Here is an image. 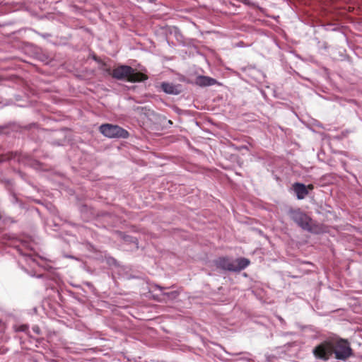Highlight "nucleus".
<instances>
[{"mask_svg":"<svg viewBox=\"0 0 362 362\" xmlns=\"http://www.w3.org/2000/svg\"><path fill=\"white\" fill-rule=\"evenodd\" d=\"M150 2H153L155 1L156 0H148Z\"/></svg>","mask_w":362,"mask_h":362,"instance_id":"16","label":"nucleus"},{"mask_svg":"<svg viewBox=\"0 0 362 362\" xmlns=\"http://www.w3.org/2000/svg\"><path fill=\"white\" fill-rule=\"evenodd\" d=\"M333 350L335 358L341 361H346L354 355L349 342L344 339L333 341Z\"/></svg>","mask_w":362,"mask_h":362,"instance_id":"4","label":"nucleus"},{"mask_svg":"<svg viewBox=\"0 0 362 362\" xmlns=\"http://www.w3.org/2000/svg\"><path fill=\"white\" fill-rule=\"evenodd\" d=\"M306 187H307L308 190H313L314 188V187L312 184L308 185V186H306Z\"/></svg>","mask_w":362,"mask_h":362,"instance_id":"13","label":"nucleus"},{"mask_svg":"<svg viewBox=\"0 0 362 362\" xmlns=\"http://www.w3.org/2000/svg\"><path fill=\"white\" fill-rule=\"evenodd\" d=\"M249 264L250 261L245 258L232 260L228 257H219L215 261V264L218 268L230 272H240L246 268Z\"/></svg>","mask_w":362,"mask_h":362,"instance_id":"3","label":"nucleus"},{"mask_svg":"<svg viewBox=\"0 0 362 362\" xmlns=\"http://www.w3.org/2000/svg\"><path fill=\"white\" fill-rule=\"evenodd\" d=\"M100 132L109 138H123L129 136V132L118 125L103 124L100 127Z\"/></svg>","mask_w":362,"mask_h":362,"instance_id":"6","label":"nucleus"},{"mask_svg":"<svg viewBox=\"0 0 362 362\" xmlns=\"http://www.w3.org/2000/svg\"><path fill=\"white\" fill-rule=\"evenodd\" d=\"M160 89L169 95H178L182 93V85L169 82H162L160 84Z\"/></svg>","mask_w":362,"mask_h":362,"instance_id":"7","label":"nucleus"},{"mask_svg":"<svg viewBox=\"0 0 362 362\" xmlns=\"http://www.w3.org/2000/svg\"><path fill=\"white\" fill-rule=\"evenodd\" d=\"M1 80V78L0 77V81Z\"/></svg>","mask_w":362,"mask_h":362,"instance_id":"17","label":"nucleus"},{"mask_svg":"<svg viewBox=\"0 0 362 362\" xmlns=\"http://www.w3.org/2000/svg\"><path fill=\"white\" fill-rule=\"evenodd\" d=\"M197 83L200 86H207L214 85L216 81L214 78L208 76H200L197 79Z\"/></svg>","mask_w":362,"mask_h":362,"instance_id":"9","label":"nucleus"},{"mask_svg":"<svg viewBox=\"0 0 362 362\" xmlns=\"http://www.w3.org/2000/svg\"><path fill=\"white\" fill-rule=\"evenodd\" d=\"M106 71L115 79L130 83L142 82L148 78L146 74L137 71L136 69L127 65H119L112 70L107 69Z\"/></svg>","mask_w":362,"mask_h":362,"instance_id":"1","label":"nucleus"},{"mask_svg":"<svg viewBox=\"0 0 362 362\" xmlns=\"http://www.w3.org/2000/svg\"><path fill=\"white\" fill-rule=\"evenodd\" d=\"M164 295L167 296L169 298L175 299L179 296V292L177 291H173L168 293H165Z\"/></svg>","mask_w":362,"mask_h":362,"instance_id":"10","label":"nucleus"},{"mask_svg":"<svg viewBox=\"0 0 362 362\" xmlns=\"http://www.w3.org/2000/svg\"><path fill=\"white\" fill-rule=\"evenodd\" d=\"M33 330L36 332L37 334H39L40 333V328L36 326V327H33Z\"/></svg>","mask_w":362,"mask_h":362,"instance_id":"12","label":"nucleus"},{"mask_svg":"<svg viewBox=\"0 0 362 362\" xmlns=\"http://www.w3.org/2000/svg\"><path fill=\"white\" fill-rule=\"evenodd\" d=\"M25 329H27V326H26V325H23V326H21V331H25Z\"/></svg>","mask_w":362,"mask_h":362,"instance_id":"14","label":"nucleus"},{"mask_svg":"<svg viewBox=\"0 0 362 362\" xmlns=\"http://www.w3.org/2000/svg\"><path fill=\"white\" fill-rule=\"evenodd\" d=\"M11 158V154H4L0 156V163L4 162L6 160H10Z\"/></svg>","mask_w":362,"mask_h":362,"instance_id":"11","label":"nucleus"},{"mask_svg":"<svg viewBox=\"0 0 362 362\" xmlns=\"http://www.w3.org/2000/svg\"><path fill=\"white\" fill-rule=\"evenodd\" d=\"M158 288L160 291H162V290L164 288L163 287L160 286H158Z\"/></svg>","mask_w":362,"mask_h":362,"instance_id":"15","label":"nucleus"},{"mask_svg":"<svg viewBox=\"0 0 362 362\" xmlns=\"http://www.w3.org/2000/svg\"><path fill=\"white\" fill-rule=\"evenodd\" d=\"M290 218L295 222L299 227L305 230L313 232L314 222L313 219L300 209L291 208L288 211Z\"/></svg>","mask_w":362,"mask_h":362,"instance_id":"2","label":"nucleus"},{"mask_svg":"<svg viewBox=\"0 0 362 362\" xmlns=\"http://www.w3.org/2000/svg\"><path fill=\"white\" fill-rule=\"evenodd\" d=\"M293 189L298 199H304L308 194V190L304 184L296 182L293 185Z\"/></svg>","mask_w":362,"mask_h":362,"instance_id":"8","label":"nucleus"},{"mask_svg":"<svg viewBox=\"0 0 362 362\" xmlns=\"http://www.w3.org/2000/svg\"><path fill=\"white\" fill-rule=\"evenodd\" d=\"M333 351V341L325 340L313 349V354L316 359L327 361L332 356Z\"/></svg>","mask_w":362,"mask_h":362,"instance_id":"5","label":"nucleus"}]
</instances>
